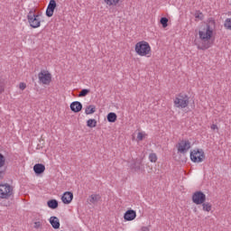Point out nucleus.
I'll return each instance as SVG.
<instances>
[{
    "mask_svg": "<svg viewBox=\"0 0 231 231\" xmlns=\"http://www.w3.org/2000/svg\"><path fill=\"white\" fill-rule=\"evenodd\" d=\"M214 28H216V20L209 18L206 26V32L203 31L199 32V39L203 41L202 47L199 48V50H208L212 46L210 39H212V35L214 34Z\"/></svg>",
    "mask_w": 231,
    "mask_h": 231,
    "instance_id": "1",
    "label": "nucleus"
},
{
    "mask_svg": "<svg viewBox=\"0 0 231 231\" xmlns=\"http://www.w3.org/2000/svg\"><path fill=\"white\" fill-rule=\"evenodd\" d=\"M190 97H189V95L185 93H180L178 94L174 100L173 104L175 107H178L179 109H185V107L189 106Z\"/></svg>",
    "mask_w": 231,
    "mask_h": 231,
    "instance_id": "2",
    "label": "nucleus"
},
{
    "mask_svg": "<svg viewBox=\"0 0 231 231\" xmlns=\"http://www.w3.org/2000/svg\"><path fill=\"white\" fill-rule=\"evenodd\" d=\"M135 53L140 57H145L151 53V45L145 41L138 42L135 44Z\"/></svg>",
    "mask_w": 231,
    "mask_h": 231,
    "instance_id": "3",
    "label": "nucleus"
},
{
    "mask_svg": "<svg viewBox=\"0 0 231 231\" xmlns=\"http://www.w3.org/2000/svg\"><path fill=\"white\" fill-rule=\"evenodd\" d=\"M41 14H35L33 11H30L27 14V21L31 28H40L41 26Z\"/></svg>",
    "mask_w": 231,
    "mask_h": 231,
    "instance_id": "4",
    "label": "nucleus"
},
{
    "mask_svg": "<svg viewBox=\"0 0 231 231\" xmlns=\"http://www.w3.org/2000/svg\"><path fill=\"white\" fill-rule=\"evenodd\" d=\"M189 158L193 163H201L205 160V152L203 149L195 148L190 152Z\"/></svg>",
    "mask_w": 231,
    "mask_h": 231,
    "instance_id": "5",
    "label": "nucleus"
},
{
    "mask_svg": "<svg viewBox=\"0 0 231 231\" xmlns=\"http://www.w3.org/2000/svg\"><path fill=\"white\" fill-rule=\"evenodd\" d=\"M14 195V188L8 184H0V199H9Z\"/></svg>",
    "mask_w": 231,
    "mask_h": 231,
    "instance_id": "6",
    "label": "nucleus"
},
{
    "mask_svg": "<svg viewBox=\"0 0 231 231\" xmlns=\"http://www.w3.org/2000/svg\"><path fill=\"white\" fill-rule=\"evenodd\" d=\"M205 201H207V195H205L203 191L199 190L193 193L192 202L195 203V205H203Z\"/></svg>",
    "mask_w": 231,
    "mask_h": 231,
    "instance_id": "7",
    "label": "nucleus"
},
{
    "mask_svg": "<svg viewBox=\"0 0 231 231\" xmlns=\"http://www.w3.org/2000/svg\"><path fill=\"white\" fill-rule=\"evenodd\" d=\"M38 79L41 84H44L45 86H49L51 82V73L48 72V70H41L38 74Z\"/></svg>",
    "mask_w": 231,
    "mask_h": 231,
    "instance_id": "8",
    "label": "nucleus"
},
{
    "mask_svg": "<svg viewBox=\"0 0 231 231\" xmlns=\"http://www.w3.org/2000/svg\"><path fill=\"white\" fill-rule=\"evenodd\" d=\"M191 144L189 140H182L177 144V151L180 154H187L189 152V149H190Z\"/></svg>",
    "mask_w": 231,
    "mask_h": 231,
    "instance_id": "9",
    "label": "nucleus"
},
{
    "mask_svg": "<svg viewBox=\"0 0 231 231\" xmlns=\"http://www.w3.org/2000/svg\"><path fill=\"white\" fill-rule=\"evenodd\" d=\"M55 8H57V1L50 0L46 9L45 15H47L48 17H53V14L55 13Z\"/></svg>",
    "mask_w": 231,
    "mask_h": 231,
    "instance_id": "10",
    "label": "nucleus"
},
{
    "mask_svg": "<svg viewBox=\"0 0 231 231\" xmlns=\"http://www.w3.org/2000/svg\"><path fill=\"white\" fill-rule=\"evenodd\" d=\"M130 167H131L132 171H134V172L143 171L142 167H143V160H142L140 158L135 159Z\"/></svg>",
    "mask_w": 231,
    "mask_h": 231,
    "instance_id": "11",
    "label": "nucleus"
},
{
    "mask_svg": "<svg viewBox=\"0 0 231 231\" xmlns=\"http://www.w3.org/2000/svg\"><path fill=\"white\" fill-rule=\"evenodd\" d=\"M61 201L64 203V205H69L71 201H73V192L71 191H66L61 196Z\"/></svg>",
    "mask_w": 231,
    "mask_h": 231,
    "instance_id": "12",
    "label": "nucleus"
},
{
    "mask_svg": "<svg viewBox=\"0 0 231 231\" xmlns=\"http://www.w3.org/2000/svg\"><path fill=\"white\" fill-rule=\"evenodd\" d=\"M125 221H134L136 219V211L134 209H128L124 215Z\"/></svg>",
    "mask_w": 231,
    "mask_h": 231,
    "instance_id": "13",
    "label": "nucleus"
},
{
    "mask_svg": "<svg viewBox=\"0 0 231 231\" xmlns=\"http://www.w3.org/2000/svg\"><path fill=\"white\" fill-rule=\"evenodd\" d=\"M46 171V166L42 163H36L33 166V171L36 174V176H41L44 171Z\"/></svg>",
    "mask_w": 231,
    "mask_h": 231,
    "instance_id": "14",
    "label": "nucleus"
},
{
    "mask_svg": "<svg viewBox=\"0 0 231 231\" xmlns=\"http://www.w3.org/2000/svg\"><path fill=\"white\" fill-rule=\"evenodd\" d=\"M70 110L73 113H80L82 111V103L79 101H74L70 104Z\"/></svg>",
    "mask_w": 231,
    "mask_h": 231,
    "instance_id": "15",
    "label": "nucleus"
},
{
    "mask_svg": "<svg viewBox=\"0 0 231 231\" xmlns=\"http://www.w3.org/2000/svg\"><path fill=\"white\" fill-rule=\"evenodd\" d=\"M49 221L54 230H59V228H60V222L59 221V217H51Z\"/></svg>",
    "mask_w": 231,
    "mask_h": 231,
    "instance_id": "16",
    "label": "nucleus"
},
{
    "mask_svg": "<svg viewBox=\"0 0 231 231\" xmlns=\"http://www.w3.org/2000/svg\"><path fill=\"white\" fill-rule=\"evenodd\" d=\"M47 206L49 208L55 210L56 208H59V201L55 199H50L47 201Z\"/></svg>",
    "mask_w": 231,
    "mask_h": 231,
    "instance_id": "17",
    "label": "nucleus"
},
{
    "mask_svg": "<svg viewBox=\"0 0 231 231\" xmlns=\"http://www.w3.org/2000/svg\"><path fill=\"white\" fill-rule=\"evenodd\" d=\"M117 118H118V116H116V113H115V112H110L106 116V120L110 124H115V122H116Z\"/></svg>",
    "mask_w": 231,
    "mask_h": 231,
    "instance_id": "18",
    "label": "nucleus"
},
{
    "mask_svg": "<svg viewBox=\"0 0 231 231\" xmlns=\"http://www.w3.org/2000/svg\"><path fill=\"white\" fill-rule=\"evenodd\" d=\"M96 111H97V106H95V105H89L86 107L85 114L93 115V113H96Z\"/></svg>",
    "mask_w": 231,
    "mask_h": 231,
    "instance_id": "19",
    "label": "nucleus"
},
{
    "mask_svg": "<svg viewBox=\"0 0 231 231\" xmlns=\"http://www.w3.org/2000/svg\"><path fill=\"white\" fill-rule=\"evenodd\" d=\"M202 210H204V212H210V210H212V204H210V202L202 203Z\"/></svg>",
    "mask_w": 231,
    "mask_h": 231,
    "instance_id": "20",
    "label": "nucleus"
},
{
    "mask_svg": "<svg viewBox=\"0 0 231 231\" xmlns=\"http://www.w3.org/2000/svg\"><path fill=\"white\" fill-rule=\"evenodd\" d=\"M89 201L93 204L98 203V201H100V195L98 194L91 195L89 197Z\"/></svg>",
    "mask_w": 231,
    "mask_h": 231,
    "instance_id": "21",
    "label": "nucleus"
},
{
    "mask_svg": "<svg viewBox=\"0 0 231 231\" xmlns=\"http://www.w3.org/2000/svg\"><path fill=\"white\" fill-rule=\"evenodd\" d=\"M89 93H91V90L88 88H83L81 89V91L79 92V94L78 95V97H88V95H89Z\"/></svg>",
    "mask_w": 231,
    "mask_h": 231,
    "instance_id": "22",
    "label": "nucleus"
},
{
    "mask_svg": "<svg viewBox=\"0 0 231 231\" xmlns=\"http://www.w3.org/2000/svg\"><path fill=\"white\" fill-rule=\"evenodd\" d=\"M106 5L108 6H116L118 3H120V0H104Z\"/></svg>",
    "mask_w": 231,
    "mask_h": 231,
    "instance_id": "23",
    "label": "nucleus"
},
{
    "mask_svg": "<svg viewBox=\"0 0 231 231\" xmlns=\"http://www.w3.org/2000/svg\"><path fill=\"white\" fill-rule=\"evenodd\" d=\"M160 23H161L162 28H167V26H169V18L162 17L160 20Z\"/></svg>",
    "mask_w": 231,
    "mask_h": 231,
    "instance_id": "24",
    "label": "nucleus"
},
{
    "mask_svg": "<svg viewBox=\"0 0 231 231\" xmlns=\"http://www.w3.org/2000/svg\"><path fill=\"white\" fill-rule=\"evenodd\" d=\"M5 165H6V157H5L4 154L0 152V169H3Z\"/></svg>",
    "mask_w": 231,
    "mask_h": 231,
    "instance_id": "25",
    "label": "nucleus"
},
{
    "mask_svg": "<svg viewBox=\"0 0 231 231\" xmlns=\"http://www.w3.org/2000/svg\"><path fill=\"white\" fill-rule=\"evenodd\" d=\"M96 126H97V121L95 119H88L87 121V127L93 128V127H96Z\"/></svg>",
    "mask_w": 231,
    "mask_h": 231,
    "instance_id": "26",
    "label": "nucleus"
},
{
    "mask_svg": "<svg viewBox=\"0 0 231 231\" xmlns=\"http://www.w3.org/2000/svg\"><path fill=\"white\" fill-rule=\"evenodd\" d=\"M149 160L152 163H156V162H158V156L156 155V153L152 152L149 155Z\"/></svg>",
    "mask_w": 231,
    "mask_h": 231,
    "instance_id": "27",
    "label": "nucleus"
},
{
    "mask_svg": "<svg viewBox=\"0 0 231 231\" xmlns=\"http://www.w3.org/2000/svg\"><path fill=\"white\" fill-rule=\"evenodd\" d=\"M224 27L226 30H230L231 31V18H226L224 23Z\"/></svg>",
    "mask_w": 231,
    "mask_h": 231,
    "instance_id": "28",
    "label": "nucleus"
},
{
    "mask_svg": "<svg viewBox=\"0 0 231 231\" xmlns=\"http://www.w3.org/2000/svg\"><path fill=\"white\" fill-rule=\"evenodd\" d=\"M6 175V169H0V180H5V176Z\"/></svg>",
    "mask_w": 231,
    "mask_h": 231,
    "instance_id": "29",
    "label": "nucleus"
},
{
    "mask_svg": "<svg viewBox=\"0 0 231 231\" xmlns=\"http://www.w3.org/2000/svg\"><path fill=\"white\" fill-rule=\"evenodd\" d=\"M19 88H20V89H22V91H24V89H26V83L21 82L19 84Z\"/></svg>",
    "mask_w": 231,
    "mask_h": 231,
    "instance_id": "30",
    "label": "nucleus"
},
{
    "mask_svg": "<svg viewBox=\"0 0 231 231\" xmlns=\"http://www.w3.org/2000/svg\"><path fill=\"white\" fill-rule=\"evenodd\" d=\"M143 134H142V132H139L138 134H137V140L139 142H142V140H143Z\"/></svg>",
    "mask_w": 231,
    "mask_h": 231,
    "instance_id": "31",
    "label": "nucleus"
},
{
    "mask_svg": "<svg viewBox=\"0 0 231 231\" xmlns=\"http://www.w3.org/2000/svg\"><path fill=\"white\" fill-rule=\"evenodd\" d=\"M34 228H41V222H34Z\"/></svg>",
    "mask_w": 231,
    "mask_h": 231,
    "instance_id": "32",
    "label": "nucleus"
},
{
    "mask_svg": "<svg viewBox=\"0 0 231 231\" xmlns=\"http://www.w3.org/2000/svg\"><path fill=\"white\" fill-rule=\"evenodd\" d=\"M211 129H213V131L216 130V129H217V131H219V128L217 127V125H214V124L211 125Z\"/></svg>",
    "mask_w": 231,
    "mask_h": 231,
    "instance_id": "33",
    "label": "nucleus"
},
{
    "mask_svg": "<svg viewBox=\"0 0 231 231\" xmlns=\"http://www.w3.org/2000/svg\"><path fill=\"white\" fill-rule=\"evenodd\" d=\"M142 231H150L149 227L148 226H143L141 228Z\"/></svg>",
    "mask_w": 231,
    "mask_h": 231,
    "instance_id": "34",
    "label": "nucleus"
},
{
    "mask_svg": "<svg viewBox=\"0 0 231 231\" xmlns=\"http://www.w3.org/2000/svg\"><path fill=\"white\" fill-rule=\"evenodd\" d=\"M3 91H5V88H3L2 85H0V94L3 93Z\"/></svg>",
    "mask_w": 231,
    "mask_h": 231,
    "instance_id": "35",
    "label": "nucleus"
},
{
    "mask_svg": "<svg viewBox=\"0 0 231 231\" xmlns=\"http://www.w3.org/2000/svg\"><path fill=\"white\" fill-rule=\"evenodd\" d=\"M3 205H4V207H10V202H7V203H6V202H4Z\"/></svg>",
    "mask_w": 231,
    "mask_h": 231,
    "instance_id": "36",
    "label": "nucleus"
},
{
    "mask_svg": "<svg viewBox=\"0 0 231 231\" xmlns=\"http://www.w3.org/2000/svg\"><path fill=\"white\" fill-rule=\"evenodd\" d=\"M197 19H199V14H196V16H195Z\"/></svg>",
    "mask_w": 231,
    "mask_h": 231,
    "instance_id": "37",
    "label": "nucleus"
},
{
    "mask_svg": "<svg viewBox=\"0 0 231 231\" xmlns=\"http://www.w3.org/2000/svg\"><path fill=\"white\" fill-rule=\"evenodd\" d=\"M199 15H203V14L199 13Z\"/></svg>",
    "mask_w": 231,
    "mask_h": 231,
    "instance_id": "38",
    "label": "nucleus"
}]
</instances>
